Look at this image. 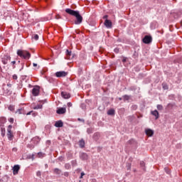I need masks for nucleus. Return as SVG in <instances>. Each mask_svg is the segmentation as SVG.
Instances as JSON below:
<instances>
[{"label":"nucleus","mask_w":182,"mask_h":182,"mask_svg":"<svg viewBox=\"0 0 182 182\" xmlns=\"http://www.w3.org/2000/svg\"><path fill=\"white\" fill-rule=\"evenodd\" d=\"M127 60V58H124L122 59L123 63H126Z\"/></svg>","instance_id":"nucleus-42"},{"label":"nucleus","mask_w":182,"mask_h":182,"mask_svg":"<svg viewBox=\"0 0 182 182\" xmlns=\"http://www.w3.org/2000/svg\"><path fill=\"white\" fill-rule=\"evenodd\" d=\"M38 159H42L43 157V153L38 152Z\"/></svg>","instance_id":"nucleus-29"},{"label":"nucleus","mask_w":182,"mask_h":182,"mask_svg":"<svg viewBox=\"0 0 182 182\" xmlns=\"http://www.w3.org/2000/svg\"><path fill=\"white\" fill-rule=\"evenodd\" d=\"M83 176H85V173L84 172H82L80 178H83Z\"/></svg>","instance_id":"nucleus-46"},{"label":"nucleus","mask_w":182,"mask_h":182,"mask_svg":"<svg viewBox=\"0 0 182 182\" xmlns=\"http://www.w3.org/2000/svg\"><path fill=\"white\" fill-rule=\"evenodd\" d=\"M79 146L81 149H83L85 147V140H83V139L80 140Z\"/></svg>","instance_id":"nucleus-21"},{"label":"nucleus","mask_w":182,"mask_h":182,"mask_svg":"<svg viewBox=\"0 0 182 182\" xmlns=\"http://www.w3.org/2000/svg\"><path fill=\"white\" fill-rule=\"evenodd\" d=\"M16 114H26L25 113V109L21 108V109H18L16 111Z\"/></svg>","instance_id":"nucleus-18"},{"label":"nucleus","mask_w":182,"mask_h":182,"mask_svg":"<svg viewBox=\"0 0 182 182\" xmlns=\"http://www.w3.org/2000/svg\"><path fill=\"white\" fill-rule=\"evenodd\" d=\"M67 106L68 107H72V102H68Z\"/></svg>","instance_id":"nucleus-43"},{"label":"nucleus","mask_w":182,"mask_h":182,"mask_svg":"<svg viewBox=\"0 0 182 182\" xmlns=\"http://www.w3.org/2000/svg\"><path fill=\"white\" fill-rule=\"evenodd\" d=\"M7 137L9 140L14 139V134L12 133V125H9L7 129Z\"/></svg>","instance_id":"nucleus-3"},{"label":"nucleus","mask_w":182,"mask_h":182,"mask_svg":"<svg viewBox=\"0 0 182 182\" xmlns=\"http://www.w3.org/2000/svg\"><path fill=\"white\" fill-rule=\"evenodd\" d=\"M65 55H66L65 59H68V60H70V59H73L74 58V55L72 54L71 50H66Z\"/></svg>","instance_id":"nucleus-6"},{"label":"nucleus","mask_w":182,"mask_h":182,"mask_svg":"<svg viewBox=\"0 0 182 182\" xmlns=\"http://www.w3.org/2000/svg\"><path fill=\"white\" fill-rule=\"evenodd\" d=\"M19 170H21V166H19V165H15L13 167V173L14 174H18V173H19Z\"/></svg>","instance_id":"nucleus-11"},{"label":"nucleus","mask_w":182,"mask_h":182,"mask_svg":"<svg viewBox=\"0 0 182 182\" xmlns=\"http://www.w3.org/2000/svg\"><path fill=\"white\" fill-rule=\"evenodd\" d=\"M33 66H34V68H36V66H38V64H36V63H33Z\"/></svg>","instance_id":"nucleus-48"},{"label":"nucleus","mask_w":182,"mask_h":182,"mask_svg":"<svg viewBox=\"0 0 182 182\" xmlns=\"http://www.w3.org/2000/svg\"><path fill=\"white\" fill-rule=\"evenodd\" d=\"M87 133L88 134H91V133H93V128H88V129H87Z\"/></svg>","instance_id":"nucleus-28"},{"label":"nucleus","mask_w":182,"mask_h":182,"mask_svg":"<svg viewBox=\"0 0 182 182\" xmlns=\"http://www.w3.org/2000/svg\"><path fill=\"white\" fill-rule=\"evenodd\" d=\"M65 167L66 170H69V168H70V164H66L65 165Z\"/></svg>","instance_id":"nucleus-32"},{"label":"nucleus","mask_w":182,"mask_h":182,"mask_svg":"<svg viewBox=\"0 0 182 182\" xmlns=\"http://www.w3.org/2000/svg\"><path fill=\"white\" fill-rule=\"evenodd\" d=\"M33 38V39H35V41H38V39H39V36L38 34H36Z\"/></svg>","instance_id":"nucleus-31"},{"label":"nucleus","mask_w":182,"mask_h":182,"mask_svg":"<svg viewBox=\"0 0 182 182\" xmlns=\"http://www.w3.org/2000/svg\"><path fill=\"white\" fill-rule=\"evenodd\" d=\"M162 87H163V89H164V90H168V85H167V84H166V83H163V84H162Z\"/></svg>","instance_id":"nucleus-27"},{"label":"nucleus","mask_w":182,"mask_h":182,"mask_svg":"<svg viewBox=\"0 0 182 182\" xmlns=\"http://www.w3.org/2000/svg\"><path fill=\"white\" fill-rule=\"evenodd\" d=\"M61 96L63 97V99H70V94L66 92H62Z\"/></svg>","instance_id":"nucleus-14"},{"label":"nucleus","mask_w":182,"mask_h":182,"mask_svg":"<svg viewBox=\"0 0 182 182\" xmlns=\"http://www.w3.org/2000/svg\"><path fill=\"white\" fill-rule=\"evenodd\" d=\"M9 110L10 112H14L15 111V105H10L8 107Z\"/></svg>","instance_id":"nucleus-24"},{"label":"nucleus","mask_w":182,"mask_h":182,"mask_svg":"<svg viewBox=\"0 0 182 182\" xmlns=\"http://www.w3.org/2000/svg\"><path fill=\"white\" fill-rule=\"evenodd\" d=\"M114 113H115V111H114V109H109V110L107 111V114H108L109 116H114Z\"/></svg>","instance_id":"nucleus-20"},{"label":"nucleus","mask_w":182,"mask_h":182,"mask_svg":"<svg viewBox=\"0 0 182 182\" xmlns=\"http://www.w3.org/2000/svg\"><path fill=\"white\" fill-rule=\"evenodd\" d=\"M11 63L12 64L13 69H15L16 68L15 64L16 63V61H12Z\"/></svg>","instance_id":"nucleus-36"},{"label":"nucleus","mask_w":182,"mask_h":182,"mask_svg":"<svg viewBox=\"0 0 182 182\" xmlns=\"http://www.w3.org/2000/svg\"><path fill=\"white\" fill-rule=\"evenodd\" d=\"M41 141V139L39 137L36 136L31 139V144H38Z\"/></svg>","instance_id":"nucleus-15"},{"label":"nucleus","mask_w":182,"mask_h":182,"mask_svg":"<svg viewBox=\"0 0 182 182\" xmlns=\"http://www.w3.org/2000/svg\"><path fill=\"white\" fill-rule=\"evenodd\" d=\"M157 109H158V110H163V105H157Z\"/></svg>","instance_id":"nucleus-30"},{"label":"nucleus","mask_w":182,"mask_h":182,"mask_svg":"<svg viewBox=\"0 0 182 182\" xmlns=\"http://www.w3.org/2000/svg\"><path fill=\"white\" fill-rule=\"evenodd\" d=\"M129 143L132 144V143H134V139H131L129 141Z\"/></svg>","instance_id":"nucleus-45"},{"label":"nucleus","mask_w":182,"mask_h":182,"mask_svg":"<svg viewBox=\"0 0 182 182\" xmlns=\"http://www.w3.org/2000/svg\"><path fill=\"white\" fill-rule=\"evenodd\" d=\"M107 18H108L107 15H105V16H103V19H107Z\"/></svg>","instance_id":"nucleus-47"},{"label":"nucleus","mask_w":182,"mask_h":182,"mask_svg":"<svg viewBox=\"0 0 182 182\" xmlns=\"http://www.w3.org/2000/svg\"><path fill=\"white\" fill-rule=\"evenodd\" d=\"M143 169L145 170L144 168H143Z\"/></svg>","instance_id":"nucleus-54"},{"label":"nucleus","mask_w":182,"mask_h":182,"mask_svg":"<svg viewBox=\"0 0 182 182\" xmlns=\"http://www.w3.org/2000/svg\"><path fill=\"white\" fill-rule=\"evenodd\" d=\"M153 41V38H151V36H145L144 38H143V42L144 43H151Z\"/></svg>","instance_id":"nucleus-5"},{"label":"nucleus","mask_w":182,"mask_h":182,"mask_svg":"<svg viewBox=\"0 0 182 182\" xmlns=\"http://www.w3.org/2000/svg\"><path fill=\"white\" fill-rule=\"evenodd\" d=\"M119 100H122V97H119Z\"/></svg>","instance_id":"nucleus-52"},{"label":"nucleus","mask_w":182,"mask_h":182,"mask_svg":"<svg viewBox=\"0 0 182 182\" xmlns=\"http://www.w3.org/2000/svg\"><path fill=\"white\" fill-rule=\"evenodd\" d=\"M62 18L59 14L55 16V19H60Z\"/></svg>","instance_id":"nucleus-40"},{"label":"nucleus","mask_w":182,"mask_h":182,"mask_svg":"<svg viewBox=\"0 0 182 182\" xmlns=\"http://www.w3.org/2000/svg\"><path fill=\"white\" fill-rule=\"evenodd\" d=\"M130 95H125L123 96L124 102H129L130 100Z\"/></svg>","instance_id":"nucleus-23"},{"label":"nucleus","mask_w":182,"mask_h":182,"mask_svg":"<svg viewBox=\"0 0 182 182\" xmlns=\"http://www.w3.org/2000/svg\"><path fill=\"white\" fill-rule=\"evenodd\" d=\"M145 133L146 136H148L149 137H151L153 134H154V131L150 129H147L145 130Z\"/></svg>","instance_id":"nucleus-13"},{"label":"nucleus","mask_w":182,"mask_h":182,"mask_svg":"<svg viewBox=\"0 0 182 182\" xmlns=\"http://www.w3.org/2000/svg\"><path fill=\"white\" fill-rule=\"evenodd\" d=\"M80 158L81 159V160H87L89 156H87V154L86 153H81L80 154Z\"/></svg>","instance_id":"nucleus-16"},{"label":"nucleus","mask_w":182,"mask_h":182,"mask_svg":"<svg viewBox=\"0 0 182 182\" xmlns=\"http://www.w3.org/2000/svg\"><path fill=\"white\" fill-rule=\"evenodd\" d=\"M9 60H11L10 55H6L1 58V62H2L3 65H8V62H9Z\"/></svg>","instance_id":"nucleus-4"},{"label":"nucleus","mask_w":182,"mask_h":182,"mask_svg":"<svg viewBox=\"0 0 182 182\" xmlns=\"http://www.w3.org/2000/svg\"><path fill=\"white\" fill-rule=\"evenodd\" d=\"M41 176H42V173L41 172V171H37V173H36V176L37 177H41Z\"/></svg>","instance_id":"nucleus-34"},{"label":"nucleus","mask_w":182,"mask_h":182,"mask_svg":"<svg viewBox=\"0 0 182 182\" xmlns=\"http://www.w3.org/2000/svg\"><path fill=\"white\" fill-rule=\"evenodd\" d=\"M92 182H97L96 179H92Z\"/></svg>","instance_id":"nucleus-51"},{"label":"nucleus","mask_w":182,"mask_h":182,"mask_svg":"<svg viewBox=\"0 0 182 182\" xmlns=\"http://www.w3.org/2000/svg\"><path fill=\"white\" fill-rule=\"evenodd\" d=\"M65 12L72 16H75L76 21H75V25H80V23L83 21V17L80 16L79 11L72 10L70 9H66Z\"/></svg>","instance_id":"nucleus-1"},{"label":"nucleus","mask_w":182,"mask_h":182,"mask_svg":"<svg viewBox=\"0 0 182 182\" xmlns=\"http://www.w3.org/2000/svg\"><path fill=\"white\" fill-rule=\"evenodd\" d=\"M13 79L14 80H16L17 79H18V75H13Z\"/></svg>","instance_id":"nucleus-37"},{"label":"nucleus","mask_w":182,"mask_h":182,"mask_svg":"<svg viewBox=\"0 0 182 182\" xmlns=\"http://www.w3.org/2000/svg\"><path fill=\"white\" fill-rule=\"evenodd\" d=\"M132 110H137V105H132Z\"/></svg>","instance_id":"nucleus-33"},{"label":"nucleus","mask_w":182,"mask_h":182,"mask_svg":"<svg viewBox=\"0 0 182 182\" xmlns=\"http://www.w3.org/2000/svg\"><path fill=\"white\" fill-rule=\"evenodd\" d=\"M6 87L11 89V87H12V85L11 84H7V85H6Z\"/></svg>","instance_id":"nucleus-38"},{"label":"nucleus","mask_w":182,"mask_h":182,"mask_svg":"<svg viewBox=\"0 0 182 182\" xmlns=\"http://www.w3.org/2000/svg\"><path fill=\"white\" fill-rule=\"evenodd\" d=\"M105 26L108 29H110L112 28V21L106 19L104 23Z\"/></svg>","instance_id":"nucleus-10"},{"label":"nucleus","mask_w":182,"mask_h":182,"mask_svg":"<svg viewBox=\"0 0 182 182\" xmlns=\"http://www.w3.org/2000/svg\"><path fill=\"white\" fill-rule=\"evenodd\" d=\"M42 107H43V106L42 105H38L36 107H33L34 110H38L39 109H42Z\"/></svg>","instance_id":"nucleus-26"},{"label":"nucleus","mask_w":182,"mask_h":182,"mask_svg":"<svg viewBox=\"0 0 182 182\" xmlns=\"http://www.w3.org/2000/svg\"><path fill=\"white\" fill-rule=\"evenodd\" d=\"M3 90H4V95H11V93H12L11 88H8V87H6V85L3 86Z\"/></svg>","instance_id":"nucleus-8"},{"label":"nucleus","mask_w":182,"mask_h":182,"mask_svg":"<svg viewBox=\"0 0 182 182\" xmlns=\"http://www.w3.org/2000/svg\"><path fill=\"white\" fill-rule=\"evenodd\" d=\"M181 26H182V21H181Z\"/></svg>","instance_id":"nucleus-53"},{"label":"nucleus","mask_w":182,"mask_h":182,"mask_svg":"<svg viewBox=\"0 0 182 182\" xmlns=\"http://www.w3.org/2000/svg\"><path fill=\"white\" fill-rule=\"evenodd\" d=\"M29 147H30V149H33V147H35V146L31 145V146H29Z\"/></svg>","instance_id":"nucleus-50"},{"label":"nucleus","mask_w":182,"mask_h":182,"mask_svg":"<svg viewBox=\"0 0 182 182\" xmlns=\"http://www.w3.org/2000/svg\"><path fill=\"white\" fill-rule=\"evenodd\" d=\"M55 127H63V122L62 120L57 121L54 125Z\"/></svg>","instance_id":"nucleus-17"},{"label":"nucleus","mask_w":182,"mask_h":182,"mask_svg":"<svg viewBox=\"0 0 182 182\" xmlns=\"http://www.w3.org/2000/svg\"><path fill=\"white\" fill-rule=\"evenodd\" d=\"M63 176H65V177H68V176H69V173L65 172V173H63Z\"/></svg>","instance_id":"nucleus-39"},{"label":"nucleus","mask_w":182,"mask_h":182,"mask_svg":"<svg viewBox=\"0 0 182 182\" xmlns=\"http://www.w3.org/2000/svg\"><path fill=\"white\" fill-rule=\"evenodd\" d=\"M39 86H36L32 90V95L33 96H38L39 95Z\"/></svg>","instance_id":"nucleus-9"},{"label":"nucleus","mask_w":182,"mask_h":182,"mask_svg":"<svg viewBox=\"0 0 182 182\" xmlns=\"http://www.w3.org/2000/svg\"><path fill=\"white\" fill-rule=\"evenodd\" d=\"M17 150H18V149H17L16 148H14V149H13V151H17Z\"/></svg>","instance_id":"nucleus-49"},{"label":"nucleus","mask_w":182,"mask_h":182,"mask_svg":"<svg viewBox=\"0 0 182 182\" xmlns=\"http://www.w3.org/2000/svg\"><path fill=\"white\" fill-rule=\"evenodd\" d=\"M9 122H10V123H14V118L9 119Z\"/></svg>","instance_id":"nucleus-44"},{"label":"nucleus","mask_w":182,"mask_h":182,"mask_svg":"<svg viewBox=\"0 0 182 182\" xmlns=\"http://www.w3.org/2000/svg\"><path fill=\"white\" fill-rule=\"evenodd\" d=\"M114 52L115 53H119V52H120V49H119V48H114Z\"/></svg>","instance_id":"nucleus-35"},{"label":"nucleus","mask_w":182,"mask_h":182,"mask_svg":"<svg viewBox=\"0 0 182 182\" xmlns=\"http://www.w3.org/2000/svg\"><path fill=\"white\" fill-rule=\"evenodd\" d=\"M17 55L18 56H19L22 59H25L26 60H28V59H31V53H29L28 50H18Z\"/></svg>","instance_id":"nucleus-2"},{"label":"nucleus","mask_w":182,"mask_h":182,"mask_svg":"<svg viewBox=\"0 0 182 182\" xmlns=\"http://www.w3.org/2000/svg\"><path fill=\"white\" fill-rule=\"evenodd\" d=\"M0 104H1V101H0Z\"/></svg>","instance_id":"nucleus-55"},{"label":"nucleus","mask_w":182,"mask_h":182,"mask_svg":"<svg viewBox=\"0 0 182 182\" xmlns=\"http://www.w3.org/2000/svg\"><path fill=\"white\" fill-rule=\"evenodd\" d=\"M55 76L57 77H65V76H68V73L65 71H59L55 73Z\"/></svg>","instance_id":"nucleus-7"},{"label":"nucleus","mask_w":182,"mask_h":182,"mask_svg":"<svg viewBox=\"0 0 182 182\" xmlns=\"http://www.w3.org/2000/svg\"><path fill=\"white\" fill-rule=\"evenodd\" d=\"M151 114L156 117V120L159 117V112L156 109L151 112Z\"/></svg>","instance_id":"nucleus-19"},{"label":"nucleus","mask_w":182,"mask_h":182,"mask_svg":"<svg viewBox=\"0 0 182 182\" xmlns=\"http://www.w3.org/2000/svg\"><path fill=\"white\" fill-rule=\"evenodd\" d=\"M53 173L54 174H60V173H62V171H60V169L58 168H55L53 169Z\"/></svg>","instance_id":"nucleus-22"},{"label":"nucleus","mask_w":182,"mask_h":182,"mask_svg":"<svg viewBox=\"0 0 182 182\" xmlns=\"http://www.w3.org/2000/svg\"><path fill=\"white\" fill-rule=\"evenodd\" d=\"M25 114H26V116H29V115L32 114V116H33V117H36V113L33 112V111H30Z\"/></svg>","instance_id":"nucleus-25"},{"label":"nucleus","mask_w":182,"mask_h":182,"mask_svg":"<svg viewBox=\"0 0 182 182\" xmlns=\"http://www.w3.org/2000/svg\"><path fill=\"white\" fill-rule=\"evenodd\" d=\"M140 166H141V167H144V161H141Z\"/></svg>","instance_id":"nucleus-41"},{"label":"nucleus","mask_w":182,"mask_h":182,"mask_svg":"<svg viewBox=\"0 0 182 182\" xmlns=\"http://www.w3.org/2000/svg\"><path fill=\"white\" fill-rule=\"evenodd\" d=\"M56 113L58 114H65L66 113V108L65 107H61L57 109Z\"/></svg>","instance_id":"nucleus-12"}]
</instances>
